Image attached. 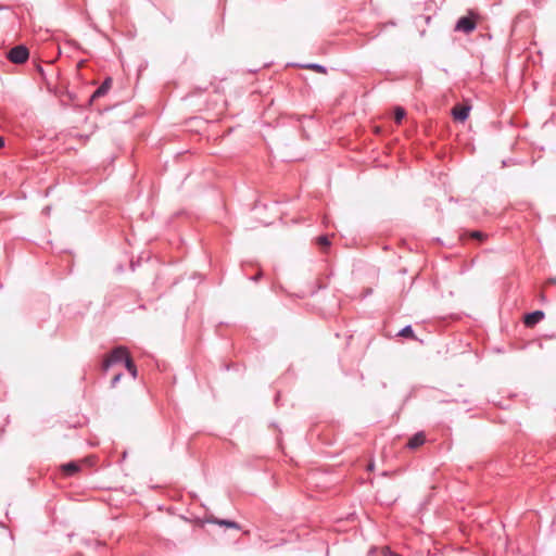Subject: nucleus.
Masks as SVG:
<instances>
[{
	"label": "nucleus",
	"instance_id": "nucleus-2",
	"mask_svg": "<svg viewBox=\"0 0 556 556\" xmlns=\"http://www.w3.org/2000/svg\"><path fill=\"white\" fill-rule=\"evenodd\" d=\"M7 58L14 64H23L28 60L29 51L26 46L18 45L9 50Z\"/></svg>",
	"mask_w": 556,
	"mask_h": 556
},
{
	"label": "nucleus",
	"instance_id": "nucleus-7",
	"mask_svg": "<svg viewBox=\"0 0 556 556\" xmlns=\"http://www.w3.org/2000/svg\"><path fill=\"white\" fill-rule=\"evenodd\" d=\"M426 441L424 432L415 433L407 442L406 446L410 450H415L421 446Z\"/></svg>",
	"mask_w": 556,
	"mask_h": 556
},
{
	"label": "nucleus",
	"instance_id": "nucleus-8",
	"mask_svg": "<svg viewBox=\"0 0 556 556\" xmlns=\"http://www.w3.org/2000/svg\"><path fill=\"white\" fill-rule=\"evenodd\" d=\"M207 522H212V523H216V525L224 526L227 528L240 530V525L238 522L228 520V519L211 518V519H207Z\"/></svg>",
	"mask_w": 556,
	"mask_h": 556
},
{
	"label": "nucleus",
	"instance_id": "nucleus-3",
	"mask_svg": "<svg viewBox=\"0 0 556 556\" xmlns=\"http://www.w3.org/2000/svg\"><path fill=\"white\" fill-rule=\"evenodd\" d=\"M476 27L477 24L472 16H462L455 25V30L470 34L476 29Z\"/></svg>",
	"mask_w": 556,
	"mask_h": 556
},
{
	"label": "nucleus",
	"instance_id": "nucleus-21",
	"mask_svg": "<svg viewBox=\"0 0 556 556\" xmlns=\"http://www.w3.org/2000/svg\"><path fill=\"white\" fill-rule=\"evenodd\" d=\"M45 211H46V213H49L50 207H49V206H47V207L45 208Z\"/></svg>",
	"mask_w": 556,
	"mask_h": 556
},
{
	"label": "nucleus",
	"instance_id": "nucleus-5",
	"mask_svg": "<svg viewBox=\"0 0 556 556\" xmlns=\"http://www.w3.org/2000/svg\"><path fill=\"white\" fill-rule=\"evenodd\" d=\"M470 106L456 105L452 109V115L455 121L465 122L469 116Z\"/></svg>",
	"mask_w": 556,
	"mask_h": 556
},
{
	"label": "nucleus",
	"instance_id": "nucleus-20",
	"mask_svg": "<svg viewBox=\"0 0 556 556\" xmlns=\"http://www.w3.org/2000/svg\"><path fill=\"white\" fill-rule=\"evenodd\" d=\"M368 470H372L374 469V464H369L368 467H367Z\"/></svg>",
	"mask_w": 556,
	"mask_h": 556
},
{
	"label": "nucleus",
	"instance_id": "nucleus-12",
	"mask_svg": "<svg viewBox=\"0 0 556 556\" xmlns=\"http://www.w3.org/2000/svg\"><path fill=\"white\" fill-rule=\"evenodd\" d=\"M406 112L403 108L397 106L394 111V121L396 124H401L403 118L405 117Z\"/></svg>",
	"mask_w": 556,
	"mask_h": 556
},
{
	"label": "nucleus",
	"instance_id": "nucleus-6",
	"mask_svg": "<svg viewBox=\"0 0 556 556\" xmlns=\"http://www.w3.org/2000/svg\"><path fill=\"white\" fill-rule=\"evenodd\" d=\"M112 85V78L108 77L104 81L93 91L91 100L99 99L108 93Z\"/></svg>",
	"mask_w": 556,
	"mask_h": 556
},
{
	"label": "nucleus",
	"instance_id": "nucleus-14",
	"mask_svg": "<svg viewBox=\"0 0 556 556\" xmlns=\"http://www.w3.org/2000/svg\"><path fill=\"white\" fill-rule=\"evenodd\" d=\"M317 244L320 245L321 248H328L330 245V240H329L328 236H326V235L319 236L317 238Z\"/></svg>",
	"mask_w": 556,
	"mask_h": 556
},
{
	"label": "nucleus",
	"instance_id": "nucleus-16",
	"mask_svg": "<svg viewBox=\"0 0 556 556\" xmlns=\"http://www.w3.org/2000/svg\"><path fill=\"white\" fill-rule=\"evenodd\" d=\"M471 237H472L473 239H477V240H483V239H484V237H485V235H484L483 232H481V231H477V230H476V231H472V232H471Z\"/></svg>",
	"mask_w": 556,
	"mask_h": 556
},
{
	"label": "nucleus",
	"instance_id": "nucleus-4",
	"mask_svg": "<svg viewBox=\"0 0 556 556\" xmlns=\"http://www.w3.org/2000/svg\"><path fill=\"white\" fill-rule=\"evenodd\" d=\"M544 318L543 311H534L526 314L523 323L527 327H533Z\"/></svg>",
	"mask_w": 556,
	"mask_h": 556
},
{
	"label": "nucleus",
	"instance_id": "nucleus-10",
	"mask_svg": "<svg viewBox=\"0 0 556 556\" xmlns=\"http://www.w3.org/2000/svg\"><path fill=\"white\" fill-rule=\"evenodd\" d=\"M124 364H125V367H126L127 371L135 379L137 377V367H136V364L134 363V361L131 359V357L126 359V362Z\"/></svg>",
	"mask_w": 556,
	"mask_h": 556
},
{
	"label": "nucleus",
	"instance_id": "nucleus-17",
	"mask_svg": "<svg viewBox=\"0 0 556 556\" xmlns=\"http://www.w3.org/2000/svg\"><path fill=\"white\" fill-rule=\"evenodd\" d=\"M261 277H262V271L260 270L256 275H254L250 279L256 282L261 279Z\"/></svg>",
	"mask_w": 556,
	"mask_h": 556
},
{
	"label": "nucleus",
	"instance_id": "nucleus-15",
	"mask_svg": "<svg viewBox=\"0 0 556 556\" xmlns=\"http://www.w3.org/2000/svg\"><path fill=\"white\" fill-rule=\"evenodd\" d=\"M122 377H123V374H122V372L116 374V375L113 377L112 381H111V387H112V388H115V387H116V384H117V383L119 382V380L122 379Z\"/></svg>",
	"mask_w": 556,
	"mask_h": 556
},
{
	"label": "nucleus",
	"instance_id": "nucleus-18",
	"mask_svg": "<svg viewBox=\"0 0 556 556\" xmlns=\"http://www.w3.org/2000/svg\"><path fill=\"white\" fill-rule=\"evenodd\" d=\"M5 146V140L3 137H0V149Z\"/></svg>",
	"mask_w": 556,
	"mask_h": 556
},
{
	"label": "nucleus",
	"instance_id": "nucleus-1",
	"mask_svg": "<svg viewBox=\"0 0 556 556\" xmlns=\"http://www.w3.org/2000/svg\"><path fill=\"white\" fill-rule=\"evenodd\" d=\"M129 357V352L125 346H116L103 359L102 369L106 371L116 364L125 363Z\"/></svg>",
	"mask_w": 556,
	"mask_h": 556
},
{
	"label": "nucleus",
	"instance_id": "nucleus-19",
	"mask_svg": "<svg viewBox=\"0 0 556 556\" xmlns=\"http://www.w3.org/2000/svg\"><path fill=\"white\" fill-rule=\"evenodd\" d=\"M548 282H549V283H556V278H549V279H548Z\"/></svg>",
	"mask_w": 556,
	"mask_h": 556
},
{
	"label": "nucleus",
	"instance_id": "nucleus-9",
	"mask_svg": "<svg viewBox=\"0 0 556 556\" xmlns=\"http://www.w3.org/2000/svg\"><path fill=\"white\" fill-rule=\"evenodd\" d=\"M62 469L65 475L67 476H74L79 471V465L75 462L66 463L62 466Z\"/></svg>",
	"mask_w": 556,
	"mask_h": 556
},
{
	"label": "nucleus",
	"instance_id": "nucleus-11",
	"mask_svg": "<svg viewBox=\"0 0 556 556\" xmlns=\"http://www.w3.org/2000/svg\"><path fill=\"white\" fill-rule=\"evenodd\" d=\"M400 337L415 339V333L410 325L405 326L399 332Z\"/></svg>",
	"mask_w": 556,
	"mask_h": 556
},
{
	"label": "nucleus",
	"instance_id": "nucleus-13",
	"mask_svg": "<svg viewBox=\"0 0 556 556\" xmlns=\"http://www.w3.org/2000/svg\"><path fill=\"white\" fill-rule=\"evenodd\" d=\"M306 68L314 70L318 73L326 74L327 68L324 65L317 64V63H311L305 65Z\"/></svg>",
	"mask_w": 556,
	"mask_h": 556
}]
</instances>
